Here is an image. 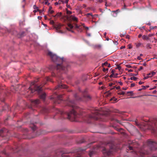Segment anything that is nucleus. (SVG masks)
<instances>
[{
	"label": "nucleus",
	"instance_id": "44",
	"mask_svg": "<svg viewBox=\"0 0 157 157\" xmlns=\"http://www.w3.org/2000/svg\"><path fill=\"white\" fill-rule=\"evenodd\" d=\"M126 66L127 67H128V68H131L132 67V66L129 65H126Z\"/></svg>",
	"mask_w": 157,
	"mask_h": 157
},
{
	"label": "nucleus",
	"instance_id": "32",
	"mask_svg": "<svg viewBox=\"0 0 157 157\" xmlns=\"http://www.w3.org/2000/svg\"><path fill=\"white\" fill-rule=\"evenodd\" d=\"M67 14H71L72 13V12L70 11H69V10H67Z\"/></svg>",
	"mask_w": 157,
	"mask_h": 157
},
{
	"label": "nucleus",
	"instance_id": "29",
	"mask_svg": "<svg viewBox=\"0 0 157 157\" xmlns=\"http://www.w3.org/2000/svg\"><path fill=\"white\" fill-rule=\"evenodd\" d=\"M146 46L148 47V48H149L150 49H151V47H150V44H146Z\"/></svg>",
	"mask_w": 157,
	"mask_h": 157
},
{
	"label": "nucleus",
	"instance_id": "33",
	"mask_svg": "<svg viewBox=\"0 0 157 157\" xmlns=\"http://www.w3.org/2000/svg\"><path fill=\"white\" fill-rule=\"evenodd\" d=\"M128 48L129 49H131L132 48V46L131 44H129L128 45Z\"/></svg>",
	"mask_w": 157,
	"mask_h": 157
},
{
	"label": "nucleus",
	"instance_id": "6",
	"mask_svg": "<svg viewBox=\"0 0 157 157\" xmlns=\"http://www.w3.org/2000/svg\"><path fill=\"white\" fill-rule=\"evenodd\" d=\"M99 115V113L98 112V111L95 112L92 115L89 116L90 118H92L95 120H98V119Z\"/></svg>",
	"mask_w": 157,
	"mask_h": 157
},
{
	"label": "nucleus",
	"instance_id": "43",
	"mask_svg": "<svg viewBox=\"0 0 157 157\" xmlns=\"http://www.w3.org/2000/svg\"><path fill=\"white\" fill-rule=\"evenodd\" d=\"M37 82V81L32 82L31 83V84L32 85H34L35 82Z\"/></svg>",
	"mask_w": 157,
	"mask_h": 157
},
{
	"label": "nucleus",
	"instance_id": "42",
	"mask_svg": "<svg viewBox=\"0 0 157 157\" xmlns=\"http://www.w3.org/2000/svg\"><path fill=\"white\" fill-rule=\"evenodd\" d=\"M135 85V83H132V84H131V87H133V86H134Z\"/></svg>",
	"mask_w": 157,
	"mask_h": 157
},
{
	"label": "nucleus",
	"instance_id": "38",
	"mask_svg": "<svg viewBox=\"0 0 157 157\" xmlns=\"http://www.w3.org/2000/svg\"><path fill=\"white\" fill-rule=\"evenodd\" d=\"M126 70H128V71L129 72H132L133 71V70H132V69H129V70H128V69H126Z\"/></svg>",
	"mask_w": 157,
	"mask_h": 157
},
{
	"label": "nucleus",
	"instance_id": "51",
	"mask_svg": "<svg viewBox=\"0 0 157 157\" xmlns=\"http://www.w3.org/2000/svg\"><path fill=\"white\" fill-rule=\"evenodd\" d=\"M142 69H143V67L142 66H141L140 67V68L138 69V70L140 71Z\"/></svg>",
	"mask_w": 157,
	"mask_h": 157
},
{
	"label": "nucleus",
	"instance_id": "9",
	"mask_svg": "<svg viewBox=\"0 0 157 157\" xmlns=\"http://www.w3.org/2000/svg\"><path fill=\"white\" fill-rule=\"evenodd\" d=\"M33 8L34 9H36V10H34L33 11V12L34 13H36L37 11H39L40 13H42L43 11L44 10H40L38 9V7L36 6V5H34L33 6Z\"/></svg>",
	"mask_w": 157,
	"mask_h": 157
},
{
	"label": "nucleus",
	"instance_id": "2",
	"mask_svg": "<svg viewBox=\"0 0 157 157\" xmlns=\"http://www.w3.org/2000/svg\"><path fill=\"white\" fill-rule=\"evenodd\" d=\"M67 104L68 106H71L73 108V109L71 111L68 113H67V114L68 118L70 119L72 117V115H73L74 116L76 115V112L74 109L76 107L75 105L76 102L74 100L70 101L68 102Z\"/></svg>",
	"mask_w": 157,
	"mask_h": 157
},
{
	"label": "nucleus",
	"instance_id": "45",
	"mask_svg": "<svg viewBox=\"0 0 157 157\" xmlns=\"http://www.w3.org/2000/svg\"><path fill=\"white\" fill-rule=\"evenodd\" d=\"M117 75H118V74H114L113 77L117 78Z\"/></svg>",
	"mask_w": 157,
	"mask_h": 157
},
{
	"label": "nucleus",
	"instance_id": "25",
	"mask_svg": "<svg viewBox=\"0 0 157 157\" xmlns=\"http://www.w3.org/2000/svg\"><path fill=\"white\" fill-rule=\"evenodd\" d=\"M68 27H69L71 29H72L73 28V26L70 24H68Z\"/></svg>",
	"mask_w": 157,
	"mask_h": 157
},
{
	"label": "nucleus",
	"instance_id": "8",
	"mask_svg": "<svg viewBox=\"0 0 157 157\" xmlns=\"http://www.w3.org/2000/svg\"><path fill=\"white\" fill-rule=\"evenodd\" d=\"M62 26V25L60 24H59L58 25H56L55 26L54 28L56 29L57 32L61 33H63L61 30H59V29H60L61 27Z\"/></svg>",
	"mask_w": 157,
	"mask_h": 157
},
{
	"label": "nucleus",
	"instance_id": "19",
	"mask_svg": "<svg viewBox=\"0 0 157 157\" xmlns=\"http://www.w3.org/2000/svg\"><path fill=\"white\" fill-rule=\"evenodd\" d=\"M154 127H152V129H153V131H155V128H157V125L155 123L154 124Z\"/></svg>",
	"mask_w": 157,
	"mask_h": 157
},
{
	"label": "nucleus",
	"instance_id": "27",
	"mask_svg": "<svg viewBox=\"0 0 157 157\" xmlns=\"http://www.w3.org/2000/svg\"><path fill=\"white\" fill-rule=\"evenodd\" d=\"M155 34L154 33H153V34H148V37H151V36H153L155 35Z\"/></svg>",
	"mask_w": 157,
	"mask_h": 157
},
{
	"label": "nucleus",
	"instance_id": "60",
	"mask_svg": "<svg viewBox=\"0 0 157 157\" xmlns=\"http://www.w3.org/2000/svg\"><path fill=\"white\" fill-rule=\"evenodd\" d=\"M52 9V7L51 6H50L49 8L48 11H50Z\"/></svg>",
	"mask_w": 157,
	"mask_h": 157
},
{
	"label": "nucleus",
	"instance_id": "40",
	"mask_svg": "<svg viewBox=\"0 0 157 157\" xmlns=\"http://www.w3.org/2000/svg\"><path fill=\"white\" fill-rule=\"evenodd\" d=\"M86 150V149H82L81 148H79V151H85Z\"/></svg>",
	"mask_w": 157,
	"mask_h": 157
},
{
	"label": "nucleus",
	"instance_id": "17",
	"mask_svg": "<svg viewBox=\"0 0 157 157\" xmlns=\"http://www.w3.org/2000/svg\"><path fill=\"white\" fill-rule=\"evenodd\" d=\"M62 98V95H59L57 96V99L58 100L61 101Z\"/></svg>",
	"mask_w": 157,
	"mask_h": 157
},
{
	"label": "nucleus",
	"instance_id": "46",
	"mask_svg": "<svg viewBox=\"0 0 157 157\" xmlns=\"http://www.w3.org/2000/svg\"><path fill=\"white\" fill-rule=\"evenodd\" d=\"M137 59L139 60L142 59L139 56L137 57Z\"/></svg>",
	"mask_w": 157,
	"mask_h": 157
},
{
	"label": "nucleus",
	"instance_id": "4",
	"mask_svg": "<svg viewBox=\"0 0 157 157\" xmlns=\"http://www.w3.org/2000/svg\"><path fill=\"white\" fill-rule=\"evenodd\" d=\"M148 144L151 150H155L157 149L155 147L156 145L157 144V142L150 141L148 142Z\"/></svg>",
	"mask_w": 157,
	"mask_h": 157
},
{
	"label": "nucleus",
	"instance_id": "55",
	"mask_svg": "<svg viewBox=\"0 0 157 157\" xmlns=\"http://www.w3.org/2000/svg\"><path fill=\"white\" fill-rule=\"evenodd\" d=\"M142 87H143L142 89L143 90H145L146 89V87L145 86H142Z\"/></svg>",
	"mask_w": 157,
	"mask_h": 157
},
{
	"label": "nucleus",
	"instance_id": "3",
	"mask_svg": "<svg viewBox=\"0 0 157 157\" xmlns=\"http://www.w3.org/2000/svg\"><path fill=\"white\" fill-rule=\"evenodd\" d=\"M74 96L75 99L77 101H89L90 100L91 98V97L88 94L84 95L82 98L79 97L77 94H75Z\"/></svg>",
	"mask_w": 157,
	"mask_h": 157
},
{
	"label": "nucleus",
	"instance_id": "24",
	"mask_svg": "<svg viewBox=\"0 0 157 157\" xmlns=\"http://www.w3.org/2000/svg\"><path fill=\"white\" fill-rule=\"evenodd\" d=\"M137 73L136 74H133V73H131V74H130V75L131 76H136L138 74V72H137Z\"/></svg>",
	"mask_w": 157,
	"mask_h": 157
},
{
	"label": "nucleus",
	"instance_id": "10",
	"mask_svg": "<svg viewBox=\"0 0 157 157\" xmlns=\"http://www.w3.org/2000/svg\"><path fill=\"white\" fill-rule=\"evenodd\" d=\"M67 87V86L65 85H64L62 83H61L60 84H59L58 85V86L56 87V89H60L62 88H65Z\"/></svg>",
	"mask_w": 157,
	"mask_h": 157
},
{
	"label": "nucleus",
	"instance_id": "49",
	"mask_svg": "<svg viewBox=\"0 0 157 157\" xmlns=\"http://www.w3.org/2000/svg\"><path fill=\"white\" fill-rule=\"evenodd\" d=\"M87 16H89V15H90L91 16H93V15L92 14V13H88L87 14Z\"/></svg>",
	"mask_w": 157,
	"mask_h": 157
},
{
	"label": "nucleus",
	"instance_id": "7",
	"mask_svg": "<svg viewBox=\"0 0 157 157\" xmlns=\"http://www.w3.org/2000/svg\"><path fill=\"white\" fill-rule=\"evenodd\" d=\"M112 149V148H111L110 150L109 151L108 150L105 148H103L102 150V152L105 157L109 156L111 154L112 151L111 150Z\"/></svg>",
	"mask_w": 157,
	"mask_h": 157
},
{
	"label": "nucleus",
	"instance_id": "36",
	"mask_svg": "<svg viewBox=\"0 0 157 157\" xmlns=\"http://www.w3.org/2000/svg\"><path fill=\"white\" fill-rule=\"evenodd\" d=\"M108 68L105 69V68H103V71L104 72H105L106 71H108Z\"/></svg>",
	"mask_w": 157,
	"mask_h": 157
},
{
	"label": "nucleus",
	"instance_id": "13",
	"mask_svg": "<svg viewBox=\"0 0 157 157\" xmlns=\"http://www.w3.org/2000/svg\"><path fill=\"white\" fill-rule=\"evenodd\" d=\"M142 38L144 40H149L148 36L145 35H144L142 36Z\"/></svg>",
	"mask_w": 157,
	"mask_h": 157
},
{
	"label": "nucleus",
	"instance_id": "41",
	"mask_svg": "<svg viewBox=\"0 0 157 157\" xmlns=\"http://www.w3.org/2000/svg\"><path fill=\"white\" fill-rule=\"evenodd\" d=\"M50 23L52 25H54V22L53 20L51 21L50 22Z\"/></svg>",
	"mask_w": 157,
	"mask_h": 157
},
{
	"label": "nucleus",
	"instance_id": "63",
	"mask_svg": "<svg viewBox=\"0 0 157 157\" xmlns=\"http://www.w3.org/2000/svg\"><path fill=\"white\" fill-rule=\"evenodd\" d=\"M129 149L130 150H132V147L130 146L129 147Z\"/></svg>",
	"mask_w": 157,
	"mask_h": 157
},
{
	"label": "nucleus",
	"instance_id": "37",
	"mask_svg": "<svg viewBox=\"0 0 157 157\" xmlns=\"http://www.w3.org/2000/svg\"><path fill=\"white\" fill-rule=\"evenodd\" d=\"M157 27L156 26H154V27H150V29H154L156 28Z\"/></svg>",
	"mask_w": 157,
	"mask_h": 157
},
{
	"label": "nucleus",
	"instance_id": "22",
	"mask_svg": "<svg viewBox=\"0 0 157 157\" xmlns=\"http://www.w3.org/2000/svg\"><path fill=\"white\" fill-rule=\"evenodd\" d=\"M155 73H156L155 72H154V71L152 72L151 73V76H149V77H152V76L154 75L155 74Z\"/></svg>",
	"mask_w": 157,
	"mask_h": 157
},
{
	"label": "nucleus",
	"instance_id": "59",
	"mask_svg": "<svg viewBox=\"0 0 157 157\" xmlns=\"http://www.w3.org/2000/svg\"><path fill=\"white\" fill-rule=\"evenodd\" d=\"M114 44H115L116 45H117V44H118V42L117 41H116L114 42Z\"/></svg>",
	"mask_w": 157,
	"mask_h": 157
},
{
	"label": "nucleus",
	"instance_id": "50",
	"mask_svg": "<svg viewBox=\"0 0 157 157\" xmlns=\"http://www.w3.org/2000/svg\"><path fill=\"white\" fill-rule=\"evenodd\" d=\"M114 74H112L110 76H109V77L110 78H112V77H113V76H114Z\"/></svg>",
	"mask_w": 157,
	"mask_h": 157
},
{
	"label": "nucleus",
	"instance_id": "39",
	"mask_svg": "<svg viewBox=\"0 0 157 157\" xmlns=\"http://www.w3.org/2000/svg\"><path fill=\"white\" fill-rule=\"evenodd\" d=\"M46 80L47 81H51L50 78L48 77H47L46 78Z\"/></svg>",
	"mask_w": 157,
	"mask_h": 157
},
{
	"label": "nucleus",
	"instance_id": "35",
	"mask_svg": "<svg viewBox=\"0 0 157 157\" xmlns=\"http://www.w3.org/2000/svg\"><path fill=\"white\" fill-rule=\"evenodd\" d=\"M75 157H82L80 153H78L77 155Z\"/></svg>",
	"mask_w": 157,
	"mask_h": 157
},
{
	"label": "nucleus",
	"instance_id": "57",
	"mask_svg": "<svg viewBox=\"0 0 157 157\" xmlns=\"http://www.w3.org/2000/svg\"><path fill=\"white\" fill-rule=\"evenodd\" d=\"M120 36L121 37H124V34H120Z\"/></svg>",
	"mask_w": 157,
	"mask_h": 157
},
{
	"label": "nucleus",
	"instance_id": "5",
	"mask_svg": "<svg viewBox=\"0 0 157 157\" xmlns=\"http://www.w3.org/2000/svg\"><path fill=\"white\" fill-rule=\"evenodd\" d=\"M29 90L31 91L32 93H33L35 91H37L38 93H40L42 91V87H40V86L35 85L34 87V90L32 89L30 87L29 88Z\"/></svg>",
	"mask_w": 157,
	"mask_h": 157
},
{
	"label": "nucleus",
	"instance_id": "48",
	"mask_svg": "<svg viewBox=\"0 0 157 157\" xmlns=\"http://www.w3.org/2000/svg\"><path fill=\"white\" fill-rule=\"evenodd\" d=\"M44 4H47L48 5H50V3H48V1L46 2Z\"/></svg>",
	"mask_w": 157,
	"mask_h": 157
},
{
	"label": "nucleus",
	"instance_id": "26",
	"mask_svg": "<svg viewBox=\"0 0 157 157\" xmlns=\"http://www.w3.org/2000/svg\"><path fill=\"white\" fill-rule=\"evenodd\" d=\"M118 94L120 95H124L125 94V92L124 91H122L121 92H120V93H118Z\"/></svg>",
	"mask_w": 157,
	"mask_h": 157
},
{
	"label": "nucleus",
	"instance_id": "21",
	"mask_svg": "<svg viewBox=\"0 0 157 157\" xmlns=\"http://www.w3.org/2000/svg\"><path fill=\"white\" fill-rule=\"evenodd\" d=\"M94 151H91V152L90 153H89V155H90V157H92V156L93 155V154H94Z\"/></svg>",
	"mask_w": 157,
	"mask_h": 157
},
{
	"label": "nucleus",
	"instance_id": "14",
	"mask_svg": "<svg viewBox=\"0 0 157 157\" xmlns=\"http://www.w3.org/2000/svg\"><path fill=\"white\" fill-rule=\"evenodd\" d=\"M71 19L73 20L74 21H78V18L73 15H71L70 17Z\"/></svg>",
	"mask_w": 157,
	"mask_h": 157
},
{
	"label": "nucleus",
	"instance_id": "30",
	"mask_svg": "<svg viewBox=\"0 0 157 157\" xmlns=\"http://www.w3.org/2000/svg\"><path fill=\"white\" fill-rule=\"evenodd\" d=\"M142 44L140 43H139L138 44H137L136 45V46L137 47H139Z\"/></svg>",
	"mask_w": 157,
	"mask_h": 157
},
{
	"label": "nucleus",
	"instance_id": "23",
	"mask_svg": "<svg viewBox=\"0 0 157 157\" xmlns=\"http://www.w3.org/2000/svg\"><path fill=\"white\" fill-rule=\"evenodd\" d=\"M116 69H118L119 70H120L121 69V67L119 65H117V67L115 68Z\"/></svg>",
	"mask_w": 157,
	"mask_h": 157
},
{
	"label": "nucleus",
	"instance_id": "56",
	"mask_svg": "<svg viewBox=\"0 0 157 157\" xmlns=\"http://www.w3.org/2000/svg\"><path fill=\"white\" fill-rule=\"evenodd\" d=\"M84 27L87 30H89V28L88 27H86V26H84Z\"/></svg>",
	"mask_w": 157,
	"mask_h": 157
},
{
	"label": "nucleus",
	"instance_id": "64",
	"mask_svg": "<svg viewBox=\"0 0 157 157\" xmlns=\"http://www.w3.org/2000/svg\"><path fill=\"white\" fill-rule=\"evenodd\" d=\"M114 71H115L114 70H112L111 71V72L112 73V74H113V73L114 74Z\"/></svg>",
	"mask_w": 157,
	"mask_h": 157
},
{
	"label": "nucleus",
	"instance_id": "16",
	"mask_svg": "<svg viewBox=\"0 0 157 157\" xmlns=\"http://www.w3.org/2000/svg\"><path fill=\"white\" fill-rule=\"evenodd\" d=\"M137 79V78L134 76H133L132 77H131L130 78L128 79V80H133L134 81H136Z\"/></svg>",
	"mask_w": 157,
	"mask_h": 157
},
{
	"label": "nucleus",
	"instance_id": "62",
	"mask_svg": "<svg viewBox=\"0 0 157 157\" xmlns=\"http://www.w3.org/2000/svg\"><path fill=\"white\" fill-rule=\"evenodd\" d=\"M87 35L88 36H90L91 35L90 33H87Z\"/></svg>",
	"mask_w": 157,
	"mask_h": 157
},
{
	"label": "nucleus",
	"instance_id": "20",
	"mask_svg": "<svg viewBox=\"0 0 157 157\" xmlns=\"http://www.w3.org/2000/svg\"><path fill=\"white\" fill-rule=\"evenodd\" d=\"M62 14V13L61 12L58 13L56 15V16H57L58 17H60L61 16Z\"/></svg>",
	"mask_w": 157,
	"mask_h": 157
},
{
	"label": "nucleus",
	"instance_id": "1",
	"mask_svg": "<svg viewBox=\"0 0 157 157\" xmlns=\"http://www.w3.org/2000/svg\"><path fill=\"white\" fill-rule=\"evenodd\" d=\"M48 55L50 56L54 62L57 63L56 67L57 70H65L67 69L69 66L67 65V67L64 66L65 60L63 59V57L60 58L51 52H48Z\"/></svg>",
	"mask_w": 157,
	"mask_h": 157
},
{
	"label": "nucleus",
	"instance_id": "52",
	"mask_svg": "<svg viewBox=\"0 0 157 157\" xmlns=\"http://www.w3.org/2000/svg\"><path fill=\"white\" fill-rule=\"evenodd\" d=\"M49 12H50V13L52 14L53 13H54V11L53 10H51L50 11H49Z\"/></svg>",
	"mask_w": 157,
	"mask_h": 157
},
{
	"label": "nucleus",
	"instance_id": "11",
	"mask_svg": "<svg viewBox=\"0 0 157 157\" xmlns=\"http://www.w3.org/2000/svg\"><path fill=\"white\" fill-rule=\"evenodd\" d=\"M32 103L36 105L40 103V101L39 99H36L35 100L32 101Z\"/></svg>",
	"mask_w": 157,
	"mask_h": 157
},
{
	"label": "nucleus",
	"instance_id": "53",
	"mask_svg": "<svg viewBox=\"0 0 157 157\" xmlns=\"http://www.w3.org/2000/svg\"><path fill=\"white\" fill-rule=\"evenodd\" d=\"M126 38L127 39H129V36L128 35H127L126 36Z\"/></svg>",
	"mask_w": 157,
	"mask_h": 157
},
{
	"label": "nucleus",
	"instance_id": "12",
	"mask_svg": "<svg viewBox=\"0 0 157 157\" xmlns=\"http://www.w3.org/2000/svg\"><path fill=\"white\" fill-rule=\"evenodd\" d=\"M46 94L45 93H43L40 95V98L43 100H44L45 98Z\"/></svg>",
	"mask_w": 157,
	"mask_h": 157
},
{
	"label": "nucleus",
	"instance_id": "15",
	"mask_svg": "<svg viewBox=\"0 0 157 157\" xmlns=\"http://www.w3.org/2000/svg\"><path fill=\"white\" fill-rule=\"evenodd\" d=\"M61 3H64V2L62 0H59L58 2H55V5H58V4H61Z\"/></svg>",
	"mask_w": 157,
	"mask_h": 157
},
{
	"label": "nucleus",
	"instance_id": "31",
	"mask_svg": "<svg viewBox=\"0 0 157 157\" xmlns=\"http://www.w3.org/2000/svg\"><path fill=\"white\" fill-rule=\"evenodd\" d=\"M32 129L33 131H35L36 128V127L35 125H33V126L31 128Z\"/></svg>",
	"mask_w": 157,
	"mask_h": 157
},
{
	"label": "nucleus",
	"instance_id": "58",
	"mask_svg": "<svg viewBox=\"0 0 157 157\" xmlns=\"http://www.w3.org/2000/svg\"><path fill=\"white\" fill-rule=\"evenodd\" d=\"M75 27L76 28L78 29L79 28V26L78 25H76Z\"/></svg>",
	"mask_w": 157,
	"mask_h": 157
},
{
	"label": "nucleus",
	"instance_id": "54",
	"mask_svg": "<svg viewBox=\"0 0 157 157\" xmlns=\"http://www.w3.org/2000/svg\"><path fill=\"white\" fill-rule=\"evenodd\" d=\"M69 31H71V32H73V31H72V30H71V29H69L68 28H66Z\"/></svg>",
	"mask_w": 157,
	"mask_h": 157
},
{
	"label": "nucleus",
	"instance_id": "18",
	"mask_svg": "<svg viewBox=\"0 0 157 157\" xmlns=\"http://www.w3.org/2000/svg\"><path fill=\"white\" fill-rule=\"evenodd\" d=\"M7 132L8 131H7V130L6 129L4 128L3 129H2L0 131V132L1 133H5Z\"/></svg>",
	"mask_w": 157,
	"mask_h": 157
},
{
	"label": "nucleus",
	"instance_id": "47",
	"mask_svg": "<svg viewBox=\"0 0 157 157\" xmlns=\"http://www.w3.org/2000/svg\"><path fill=\"white\" fill-rule=\"evenodd\" d=\"M150 77H149V76H147L146 77H145L144 78V79H147V78H148Z\"/></svg>",
	"mask_w": 157,
	"mask_h": 157
},
{
	"label": "nucleus",
	"instance_id": "28",
	"mask_svg": "<svg viewBox=\"0 0 157 157\" xmlns=\"http://www.w3.org/2000/svg\"><path fill=\"white\" fill-rule=\"evenodd\" d=\"M108 64V63L107 62H105L104 63H102V66H103L104 65L106 66Z\"/></svg>",
	"mask_w": 157,
	"mask_h": 157
},
{
	"label": "nucleus",
	"instance_id": "61",
	"mask_svg": "<svg viewBox=\"0 0 157 157\" xmlns=\"http://www.w3.org/2000/svg\"><path fill=\"white\" fill-rule=\"evenodd\" d=\"M143 83H144L143 82H142L141 81H140L139 82V85H141L142 84H143Z\"/></svg>",
	"mask_w": 157,
	"mask_h": 157
},
{
	"label": "nucleus",
	"instance_id": "34",
	"mask_svg": "<svg viewBox=\"0 0 157 157\" xmlns=\"http://www.w3.org/2000/svg\"><path fill=\"white\" fill-rule=\"evenodd\" d=\"M127 93L130 94H133V91H128L127 92Z\"/></svg>",
	"mask_w": 157,
	"mask_h": 157
}]
</instances>
